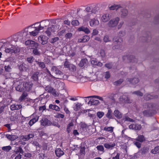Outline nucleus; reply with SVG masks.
I'll return each mask as SVG.
<instances>
[{
  "mask_svg": "<svg viewBox=\"0 0 159 159\" xmlns=\"http://www.w3.org/2000/svg\"><path fill=\"white\" fill-rule=\"evenodd\" d=\"M0 45H2L0 48V50L1 51H4L6 53L11 52V53L16 52L14 50V48L8 42H6L3 43V42H0Z\"/></svg>",
  "mask_w": 159,
  "mask_h": 159,
  "instance_id": "nucleus-1",
  "label": "nucleus"
},
{
  "mask_svg": "<svg viewBox=\"0 0 159 159\" xmlns=\"http://www.w3.org/2000/svg\"><path fill=\"white\" fill-rule=\"evenodd\" d=\"M26 38L27 37L26 32H21L14 35L13 37V39L16 42L20 41L22 42L25 40Z\"/></svg>",
  "mask_w": 159,
  "mask_h": 159,
  "instance_id": "nucleus-2",
  "label": "nucleus"
},
{
  "mask_svg": "<svg viewBox=\"0 0 159 159\" xmlns=\"http://www.w3.org/2000/svg\"><path fill=\"white\" fill-rule=\"evenodd\" d=\"M25 44L26 45H28L31 49L37 48L38 46L37 43L32 40H28L25 42Z\"/></svg>",
  "mask_w": 159,
  "mask_h": 159,
  "instance_id": "nucleus-3",
  "label": "nucleus"
},
{
  "mask_svg": "<svg viewBox=\"0 0 159 159\" xmlns=\"http://www.w3.org/2000/svg\"><path fill=\"white\" fill-rule=\"evenodd\" d=\"M120 19L119 17H117L112 19L108 23V26L111 28H113L116 26L119 21Z\"/></svg>",
  "mask_w": 159,
  "mask_h": 159,
  "instance_id": "nucleus-4",
  "label": "nucleus"
},
{
  "mask_svg": "<svg viewBox=\"0 0 159 159\" xmlns=\"http://www.w3.org/2000/svg\"><path fill=\"white\" fill-rule=\"evenodd\" d=\"M33 85V84L31 82H25L23 84V89L29 91L31 89Z\"/></svg>",
  "mask_w": 159,
  "mask_h": 159,
  "instance_id": "nucleus-5",
  "label": "nucleus"
},
{
  "mask_svg": "<svg viewBox=\"0 0 159 159\" xmlns=\"http://www.w3.org/2000/svg\"><path fill=\"white\" fill-rule=\"evenodd\" d=\"M57 27L55 25H52L51 27L48 28L47 30L45 31V33L48 36H50L52 32L55 31L57 30Z\"/></svg>",
  "mask_w": 159,
  "mask_h": 159,
  "instance_id": "nucleus-6",
  "label": "nucleus"
},
{
  "mask_svg": "<svg viewBox=\"0 0 159 159\" xmlns=\"http://www.w3.org/2000/svg\"><path fill=\"white\" fill-rule=\"evenodd\" d=\"M39 41L42 44L44 45L48 43V37L45 35H41L38 38Z\"/></svg>",
  "mask_w": 159,
  "mask_h": 159,
  "instance_id": "nucleus-7",
  "label": "nucleus"
},
{
  "mask_svg": "<svg viewBox=\"0 0 159 159\" xmlns=\"http://www.w3.org/2000/svg\"><path fill=\"white\" fill-rule=\"evenodd\" d=\"M41 125L43 126H49L52 124L49 120L45 118H43L40 121Z\"/></svg>",
  "mask_w": 159,
  "mask_h": 159,
  "instance_id": "nucleus-8",
  "label": "nucleus"
},
{
  "mask_svg": "<svg viewBox=\"0 0 159 159\" xmlns=\"http://www.w3.org/2000/svg\"><path fill=\"white\" fill-rule=\"evenodd\" d=\"M104 147L108 150H112L116 146V143H115L111 142L110 143H105L104 144Z\"/></svg>",
  "mask_w": 159,
  "mask_h": 159,
  "instance_id": "nucleus-9",
  "label": "nucleus"
},
{
  "mask_svg": "<svg viewBox=\"0 0 159 159\" xmlns=\"http://www.w3.org/2000/svg\"><path fill=\"white\" fill-rule=\"evenodd\" d=\"M35 25L33 24L31 26L28 27L25 29V31L24 32H26V37L27 38L28 37V35H29L28 34H30L31 32H32V31H33L35 29L36 27H35Z\"/></svg>",
  "mask_w": 159,
  "mask_h": 159,
  "instance_id": "nucleus-10",
  "label": "nucleus"
},
{
  "mask_svg": "<svg viewBox=\"0 0 159 159\" xmlns=\"http://www.w3.org/2000/svg\"><path fill=\"white\" fill-rule=\"evenodd\" d=\"M34 135L33 134H29L28 135H22L20 137V139L24 141H27L29 140L30 139L33 138Z\"/></svg>",
  "mask_w": 159,
  "mask_h": 159,
  "instance_id": "nucleus-11",
  "label": "nucleus"
},
{
  "mask_svg": "<svg viewBox=\"0 0 159 159\" xmlns=\"http://www.w3.org/2000/svg\"><path fill=\"white\" fill-rule=\"evenodd\" d=\"M119 101L125 103H130L131 102V100H130L128 98L125 96H121L119 99Z\"/></svg>",
  "mask_w": 159,
  "mask_h": 159,
  "instance_id": "nucleus-12",
  "label": "nucleus"
},
{
  "mask_svg": "<svg viewBox=\"0 0 159 159\" xmlns=\"http://www.w3.org/2000/svg\"><path fill=\"white\" fill-rule=\"evenodd\" d=\"M90 25L92 27L96 26L99 25V21L95 19H92L89 22Z\"/></svg>",
  "mask_w": 159,
  "mask_h": 159,
  "instance_id": "nucleus-13",
  "label": "nucleus"
},
{
  "mask_svg": "<svg viewBox=\"0 0 159 159\" xmlns=\"http://www.w3.org/2000/svg\"><path fill=\"white\" fill-rule=\"evenodd\" d=\"M5 136L7 139L11 141H13L18 138L17 135H15L7 134Z\"/></svg>",
  "mask_w": 159,
  "mask_h": 159,
  "instance_id": "nucleus-14",
  "label": "nucleus"
},
{
  "mask_svg": "<svg viewBox=\"0 0 159 159\" xmlns=\"http://www.w3.org/2000/svg\"><path fill=\"white\" fill-rule=\"evenodd\" d=\"M39 119V116H36L34 118H33L30 120L29 123V125L31 126L35 123Z\"/></svg>",
  "mask_w": 159,
  "mask_h": 159,
  "instance_id": "nucleus-15",
  "label": "nucleus"
},
{
  "mask_svg": "<svg viewBox=\"0 0 159 159\" xmlns=\"http://www.w3.org/2000/svg\"><path fill=\"white\" fill-rule=\"evenodd\" d=\"M113 40L114 41V44H116V43H118V45H115L114 47H113V48H114L115 49H119L120 48V47L121 46V44H120V40H121L120 39H119L117 40L115 38H114L113 39Z\"/></svg>",
  "mask_w": 159,
  "mask_h": 159,
  "instance_id": "nucleus-16",
  "label": "nucleus"
},
{
  "mask_svg": "<svg viewBox=\"0 0 159 159\" xmlns=\"http://www.w3.org/2000/svg\"><path fill=\"white\" fill-rule=\"evenodd\" d=\"M22 84L21 82L20 81H17L15 83V85H17L16 87V90L21 92L23 90V89L21 87L20 85Z\"/></svg>",
  "mask_w": 159,
  "mask_h": 159,
  "instance_id": "nucleus-17",
  "label": "nucleus"
},
{
  "mask_svg": "<svg viewBox=\"0 0 159 159\" xmlns=\"http://www.w3.org/2000/svg\"><path fill=\"white\" fill-rule=\"evenodd\" d=\"M88 63V61L87 59H83L80 61L79 66L82 67L84 66H86Z\"/></svg>",
  "mask_w": 159,
  "mask_h": 159,
  "instance_id": "nucleus-18",
  "label": "nucleus"
},
{
  "mask_svg": "<svg viewBox=\"0 0 159 159\" xmlns=\"http://www.w3.org/2000/svg\"><path fill=\"white\" fill-rule=\"evenodd\" d=\"M110 19L109 15V14H105L102 16L101 17V20L103 22H107Z\"/></svg>",
  "mask_w": 159,
  "mask_h": 159,
  "instance_id": "nucleus-19",
  "label": "nucleus"
},
{
  "mask_svg": "<svg viewBox=\"0 0 159 159\" xmlns=\"http://www.w3.org/2000/svg\"><path fill=\"white\" fill-rule=\"evenodd\" d=\"M51 70L54 72L57 75H61V71L59 69L58 67L52 66L51 68Z\"/></svg>",
  "mask_w": 159,
  "mask_h": 159,
  "instance_id": "nucleus-20",
  "label": "nucleus"
},
{
  "mask_svg": "<svg viewBox=\"0 0 159 159\" xmlns=\"http://www.w3.org/2000/svg\"><path fill=\"white\" fill-rule=\"evenodd\" d=\"M114 114L116 117L119 119L121 118L122 116V114L117 110L114 111Z\"/></svg>",
  "mask_w": 159,
  "mask_h": 159,
  "instance_id": "nucleus-21",
  "label": "nucleus"
},
{
  "mask_svg": "<svg viewBox=\"0 0 159 159\" xmlns=\"http://www.w3.org/2000/svg\"><path fill=\"white\" fill-rule=\"evenodd\" d=\"M79 31H83L86 34H88L90 33V31L89 29L87 27H81L78 29Z\"/></svg>",
  "mask_w": 159,
  "mask_h": 159,
  "instance_id": "nucleus-22",
  "label": "nucleus"
},
{
  "mask_svg": "<svg viewBox=\"0 0 159 159\" xmlns=\"http://www.w3.org/2000/svg\"><path fill=\"white\" fill-rule=\"evenodd\" d=\"M22 106L20 105L12 104L10 107V109L12 111L18 110L21 108Z\"/></svg>",
  "mask_w": 159,
  "mask_h": 159,
  "instance_id": "nucleus-23",
  "label": "nucleus"
},
{
  "mask_svg": "<svg viewBox=\"0 0 159 159\" xmlns=\"http://www.w3.org/2000/svg\"><path fill=\"white\" fill-rule=\"evenodd\" d=\"M55 153L57 156L60 157L64 154L63 152L60 148H57L55 150Z\"/></svg>",
  "mask_w": 159,
  "mask_h": 159,
  "instance_id": "nucleus-24",
  "label": "nucleus"
},
{
  "mask_svg": "<svg viewBox=\"0 0 159 159\" xmlns=\"http://www.w3.org/2000/svg\"><path fill=\"white\" fill-rule=\"evenodd\" d=\"M49 107L50 109L55 110L57 111H59L60 110V108L58 106L56 105L50 104L49 105Z\"/></svg>",
  "mask_w": 159,
  "mask_h": 159,
  "instance_id": "nucleus-25",
  "label": "nucleus"
},
{
  "mask_svg": "<svg viewBox=\"0 0 159 159\" xmlns=\"http://www.w3.org/2000/svg\"><path fill=\"white\" fill-rule=\"evenodd\" d=\"M128 81L132 84H133L134 85L138 83L139 82V80L137 78H134L132 79H128Z\"/></svg>",
  "mask_w": 159,
  "mask_h": 159,
  "instance_id": "nucleus-26",
  "label": "nucleus"
},
{
  "mask_svg": "<svg viewBox=\"0 0 159 159\" xmlns=\"http://www.w3.org/2000/svg\"><path fill=\"white\" fill-rule=\"evenodd\" d=\"M121 17L123 18L125 17L128 14V11L127 9H121Z\"/></svg>",
  "mask_w": 159,
  "mask_h": 159,
  "instance_id": "nucleus-27",
  "label": "nucleus"
},
{
  "mask_svg": "<svg viewBox=\"0 0 159 159\" xmlns=\"http://www.w3.org/2000/svg\"><path fill=\"white\" fill-rule=\"evenodd\" d=\"M157 97V96L154 97L153 96L148 94H146L144 96V99L146 100H148L149 99H152L153 98H156Z\"/></svg>",
  "mask_w": 159,
  "mask_h": 159,
  "instance_id": "nucleus-28",
  "label": "nucleus"
},
{
  "mask_svg": "<svg viewBox=\"0 0 159 159\" xmlns=\"http://www.w3.org/2000/svg\"><path fill=\"white\" fill-rule=\"evenodd\" d=\"M145 139L143 135H140L138 136V138H136V140L140 142H142L145 141Z\"/></svg>",
  "mask_w": 159,
  "mask_h": 159,
  "instance_id": "nucleus-29",
  "label": "nucleus"
},
{
  "mask_svg": "<svg viewBox=\"0 0 159 159\" xmlns=\"http://www.w3.org/2000/svg\"><path fill=\"white\" fill-rule=\"evenodd\" d=\"M114 128L112 127H106L104 128L103 130L111 133L113 132Z\"/></svg>",
  "mask_w": 159,
  "mask_h": 159,
  "instance_id": "nucleus-30",
  "label": "nucleus"
},
{
  "mask_svg": "<svg viewBox=\"0 0 159 159\" xmlns=\"http://www.w3.org/2000/svg\"><path fill=\"white\" fill-rule=\"evenodd\" d=\"M39 74V72L36 71L34 72L32 76V78L34 81H37L38 80V75Z\"/></svg>",
  "mask_w": 159,
  "mask_h": 159,
  "instance_id": "nucleus-31",
  "label": "nucleus"
},
{
  "mask_svg": "<svg viewBox=\"0 0 159 159\" xmlns=\"http://www.w3.org/2000/svg\"><path fill=\"white\" fill-rule=\"evenodd\" d=\"M40 23L42 25V26H43L44 27L47 26L49 24V21L48 20H44L42 21Z\"/></svg>",
  "mask_w": 159,
  "mask_h": 159,
  "instance_id": "nucleus-32",
  "label": "nucleus"
},
{
  "mask_svg": "<svg viewBox=\"0 0 159 159\" xmlns=\"http://www.w3.org/2000/svg\"><path fill=\"white\" fill-rule=\"evenodd\" d=\"M19 69L20 71H26L27 68L25 67L24 64H22L19 66Z\"/></svg>",
  "mask_w": 159,
  "mask_h": 159,
  "instance_id": "nucleus-33",
  "label": "nucleus"
},
{
  "mask_svg": "<svg viewBox=\"0 0 159 159\" xmlns=\"http://www.w3.org/2000/svg\"><path fill=\"white\" fill-rule=\"evenodd\" d=\"M27 94L26 93L24 92L23 93L21 96L19 98V100L20 101L25 99V98L27 96Z\"/></svg>",
  "mask_w": 159,
  "mask_h": 159,
  "instance_id": "nucleus-34",
  "label": "nucleus"
},
{
  "mask_svg": "<svg viewBox=\"0 0 159 159\" xmlns=\"http://www.w3.org/2000/svg\"><path fill=\"white\" fill-rule=\"evenodd\" d=\"M151 152L153 154H156L159 152V146H157L155 148L151 151Z\"/></svg>",
  "mask_w": 159,
  "mask_h": 159,
  "instance_id": "nucleus-35",
  "label": "nucleus"
},
{
  "mask_svg": "<svg viewBox=\"0 0 159 159\" xmlns=\"http://www.w3.org/2000/svg\"><path fill=\"white\" fill-rule=\"evenodd\" d=\"M92 105H97L99 103V102L98 100L96 99H91L89 101Z\"/></svg>",
  "mask_w": 159,
  "mask_h": 159,
  "instance_id": "nucleus-36",
  "label": "nucleus"
},
{
  "mask_svg": "<svg viewBox=\"0 0 159 159\" xmlns=\"http://www.w3.org/2000/svg\"><path fill=\"white\" fill-rule=\"evenodd\" d=\"M113 156L112 157V159H120V154L119 152L115 153V152L112 154Z\"/></svg>",
  "mask_w": 159,
  "mask_h": 159,
  "instance_id": "nucleus-37",
  "label": "nucleus"
},
{
  "mask_svg": "<svg viewBox=\"0 0 159 159\" xmlns=\"http://www.w3.org/2000/svg\"><path fill=\"white\" fill-rule=\"evenodd\" d=\"M120 7L119 5H114L111 6V7H109V8L110 10H117Z\"/></svg>",
  "mask_w": 159,
  "mask_h": 159,
  "instance_id": "nucleus-38",
  "label": "nucleus"
},
{
  "mask_svg": "<svg viewBox=\"0 0 159 159\" xmlns=\"http://www.w3.org/2000/svg\"><path fill=\"white\" fill-rule=\"evenodd\" d=\"M39 33V32L37 31V30L35 28V30H33V31H32V32H31V33H30L29 34L31 36H35L38 34Z\"/></svg>",
  "mask_w": 159,
  "mask_h": 159,
  "instance_id": "nucleus-39",
  "label": "nucleus"
},
{
  "mask_svg": "<svg viewBox=\"0 0 159 159\" xmlns=\"http://www.w3.org/2000/svg\"><path fill=\"white\" fill-rule=\"evenodd\" d=\"M35 24H39V25L38 27H35L36 28L37 31L39 32L40 30H43L44 28V27L42 26V25L41 23L39 24V22H37Z\"/></svg>",
  "mask_w": 159,
  "mask_h": 159,
  "instance_id": "nucleus-40",
  "label": "nucleus"
},
{
  "mask_svg": "<svg viewBox=\"0 0 159 159\" xmlns=\"http://www.w3.org/2000/svg\"><path fill=\"white\" fill-rule=\"evenodd\" d=\"M11 149V147L10 146H4L2 148V149L6 152H8Z\"/></svg>",
  "mask_w": 159,
  "mask_h": 159,
  "instance_id": "nucleus-41",
  "label": "nucleus"
},
{
  "mask_svg": "<svg viewBox=\"0 0 159 159\" xmlns=\"http://www.w3.org/2000/svg\"><path fill=\"white\" fill-rule=\"evenodd\" d=\"M112 111L111 109H109L108 111V112L106 114V116L109 119L112 118Z\"/></svg>",
  "mask_w": 159,
  "mask_h": 159,
  "instance_id": "nucleus-42",
  "label": "nucleus"
},
{
  "mask_svg": "<svg viewBox=\"0 0 159 159\" xmlns=\"http://www.w3.org/2000/svg\"><path fill=\"white\" fill-rule=\"evenodd\" d=\"M95 98L98 99L101 101H103V98L102 97L94 95V96H88V97H86V98Z\"/></svg>",
  "mask_w": 159,
  "mask_h": 159,
  "instance_id": "nucleus-43",
  "label": "nucleus"
},
{
  "mask_svg": "<svg viewBox=\"0 0 159 159\" xmlns=\"http://www.w3.org/2000/svg\"><path fill=\"white\" fill-rule=\"evenodd\" d=\"M68 69L70 71L74 72L76 70V67L75 66L73 65V64H71L70 66L69 67V68H68Z\"/></svg>",
  "mask_w": 159,
  "mask_h": 159,
  "instance_id": "nucleus-44",
  "label": "nucleus"
},
{
  "mask_svg": "<svg viewBox=\"0 0 159 159\" xmlns=\"http://www.w3.org/2000/svg\"><path fill=\"white\" fill-rule=\"evenodd\" d=\"M80 103H77L76 104L75 106L74 107V110L75 111H77L79 110L80 107Z\"/></svg>",
  "mask_w": 159,
  "mask_h": 159,
  "instance_id": "nucleus-45",
  "label": "nucleus"
},
{
  "mask_svg": "<svg viewBox=\"0 0 159 159\" xmlns=\"http://www.w3.org/2000/svg\"><path fill=\"white\" fill-rule=\"evenodd\" d=\"M37 64L39 65V66L42 68H44L45 67V64L43 62H39L36 61Z\"/></svg>",
  "mask_w": 159,
  "mask_h": 159,
  "instance_id": "nucleus-46",
  "label": "nucleus"
},
{
  "mask_svg": "<svg viewBox=\"0 0 159 159\" xmlns=\"http://www.w3.org/2000/svg\"><path fill=\"white\" fill-rule=\"evenodd\" d=\"M53 89L50 86H48L45 88V90L48 93H50Z\"/></svg>",
  "mask_w": 159,
  "mask_h": 159,
  "instance_id": "nucleus-47",
  "label": "nucleus"
},
{
  "mask_svg": "<svg viewBox=\"0 0 159 159\" xmlns=\"http://www.w3.org/2000/svg\"><path fill=\"white\" fill-rule=\"evenodd\" d=\"M90 39L88 35H85L82 37L83 43L85 42L89 41Z\"/></svg>",
  "mask_w": 159,
  "mask_h": 159,
  "instance_id": "nucleus-48",
  "label": "nucleus"
},
{
  "mask_svg": "<svg viewBox=\"0 0 159 159\" xmlns=\"http://www.w3.org/2000/svg\"><path fill=\"white\" fill-rule=\"evenodd\" d=\"M123 119L124 121H127L131 122H133L134 121V120L133 119H131L126 116L123 117Z\"/></svg>",
  "mask_w": 159,
  "mask_h": 159,
  "instance_id": "nucleus-49",
  "label": "nucleus"
},
{
  "mask_svg": "<svg viewBox=\"0 0 159 159\" xmlns=\"http://www.w3.org/2000/svg\"><path fill=\"white\" fill-rule=\"evenodd\" d=\"M18 152H19L22 154L24 152V151L20 147H19L16 152V154H17Z\"/></svg>",
  "mask_w": 159,
  "mask_h": 159,
  "instance_id": "nucleus-50",
  "label": "nucleus"
},
{
  "mask_svg": "<svg viewBox=\"0 0 159 159\" xmlns=\"http://www.w3.org/2000/svg\"><path fill=\"white\" fill-rule=\"evenodd\" d=\"M133 94H135L137 96H142L143 95V93L139 91H135L132 93Z\"/></svg>",
  "mask_w": 159,
  "mask_h": 159,
  "instance_id": "nucleus-51",
  "label": "nucleus"
},
{
  "mask_svg": "<svg viewBox=\"0 0 159 159\" xmlns=\"http://www.w3.org/2000/svg\"><path fill=\"white\" fill-rule=\"evenodd\" d=\"M104 115V113L103 112L98 111L97 113V115L100 119Z\"/></svg>",
  "mask_w": 159,
  "mask_h": 159,
  "instance_id": "nucleus-52",
  "label": "nucleus"
},
{
  "mask_svg": "<svg viewBox=\"0 0 159 159\" xmlns=\"http://www.w3.org/2000/svg\"><path fill=\"white\" fill-rule=\"evenodd\" d=\"M71 64L69 61L66 60L64 62V66L65 67L68 68L69 67Z\"/></svg>",
  "mask_w": 159,
  "mask_h": 159,
  "instance_id": "nucleus-53",
  "label": "nucleus"
},
{
  "mask_svg": "<svg viewBox=\"0 0 159 159\" xmlns=\"http://www.w3.org/2000/svg\"><path fill=\"white\" fill-rule=\"evenodd\" d=\"M71 24L74 26H77L79 25V22L77 20H74L72 21Z\"/></svg>",
  "mask_w": 159,
  "mask_h": 159,
  "instance_id": "nucleus-54",
  "label": "nucleus"
},
{
  "mask_svg": "<svg viewBox=\"0 0 159 159\" xmlns=\"http://www.w3.org/2000/svg\"><path fill=\"white\" fill-rule=\"evenodd\" d=\"M123 81L122 79H120L119 80L115 81L114 83L115 85H117L120 84Z\"/></svg>",
  "mask_w": 159,
  "mask_h": 159,
  "instance_id": "nucleus-55",
  "label": "nucleus"
},
{
  "mask_svg": "<svg viewBox=\"0 0 159 159\" xmlns=\"http://www.w3.org/2000/svg\"><path fill=\"white\" fill-rule=\"evenodd\" d=\"M59 39V38L57 37H55L53 38H52L50 40V42L52 43H53L58 41Z\"/></svg>",
  "mask_w": 159,
  "mask_h": 159,
  "instance_id": "nucleus-56",
  "label": "nucleus"
},
{
  "mask_svg": "<svg viewBox=\"0 0 159 159\" xmlns=\"http://www.w3.org/2000/svg\"><path fill=\"white\" fill-rule=\"evenodd\" d=\"M96 148L98 150L100 151L103 152L104 151V148L103 146L102 145L98 146Z\"/></svg>",
  "mask_w": 159,
  "mask_h": 159,
  "instance_id": "nucleus-57",
  "label": "nucleus"
},
{
  "mask_svg": "<svg viewBox=\"0 0 159 159\" xmlns=\"http://www.w3.org/2000/svg\"><path fill=\"white\" fill-rule=\"evenodd\" d=\"M127 59H128L130 62H134V57L133 56H130L129 57H127Z\"/></svg>",
  "mask_w": 159,
  "mask_h": 159,
  "instance_id": "nucleus-58",
  "label": "nucleus"
},
{
  "mask_svg": "<svg viewBox=\"0 0 159 159\" xmlns=\"http://www.w3.org/2000/svg\"><path fill=\"white\" fill-rule=\"evenodd\" d=\"M72 36V34L69 33L66 34L65 35V37L66 39H70L71 38Z\"/></svg>",
  "mask_w": 159,
  "mask_h": 159,
  "instance_id": "nucleus-59",
  "label": "nucleus"
},
{
  "mask_svg": "<svg viewBox=\"0 0 159 159\" xmlns=\"http://www.w3.org/2000/svg\"><path fill=\"white\" fill-rule=\"evenodd\" d=\"M98 31L96 29H95L93 30V32L92 33V36H93L94 35L98 34Z\"/></svg>",
  "mask_w": 159,
  "mask_h": 159,
  "instance_id": "nucleus-60",
  "label": "nucleus"
},
{
  "mask_svg": "<svg viewBox=\"0 0 159 159\" xmlns=\"http://www.w3.org/2000/svg\"><path fill=\"white\" fill-rule=\"evenodd\" d=\"M141 127L140 125L139 124H135V126L134 127V130H139L141 129Z\"/></svg>",
  "mask_w": 159,
  "mask_h": 159,
  "instance_id": "nucleus-61",
  "label": "nucleus"
},
{
  "mask_svg": "<svg viewBox=\"0 0 159 159\" xmlns=\"http://www.w3.org/2000/svg\"><path fill=\"white\" fill-rule=\"evenodd\" d=\"M105 66L109 69H111L112 66V63H107L105 65Z\"/></svg>",
  "mask_w": 159,
  "mask_h": 159,
  "instance_id": "nucleus-62",
  "label": "nucleus"
},
{
  "mask_svg": "<svg viewBox=\"0 0 159 159\" xmlns=\"http://www.w3.org/2000/svg\"><path fill=\"white\" fill-rule=\"evenodd\" d=\"M104 41L105 42H108L110 41V40L109 39V37L108 36H105L103 39Z\"/></svg>",
  "mask_w": 159,
  "mask_h": 159,
  "instance_id": "nucleus-63",
  "label": "nucleus"
},
{
  "mask_svg": "<svg viewBox=\"0 0 159 159\" xmlns=\"http://www.w3.org/2000/svg\"><path fill=\"white\" fill-rule=\"evenodd\" d=\"M50 93H52V95L55 97L57 96L58 95L57 93L56 92L55 90L53 89Z\"/></svg>",
  "mask_w": 159,
  "mask_h": 159,
  "instance_id": "nucleus-64",
  "label": "nucleus"
}]
</instances>
